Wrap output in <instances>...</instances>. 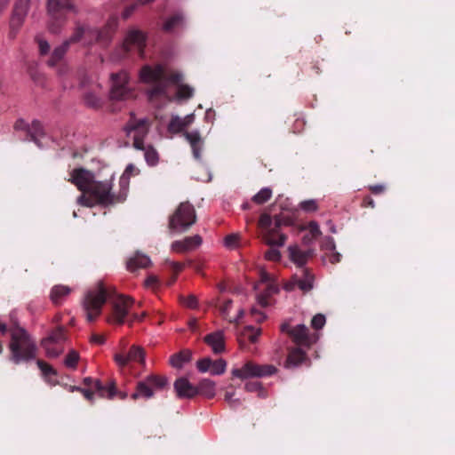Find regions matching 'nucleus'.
<instances>
[{
    "instance_id": "obj_33",
    "label": "nucleus",
    "mask_w": 455,
    "mask_h": 455,
    "mask_svg": "<svg viewBox=\"0 0 455 455\" xmlns=\"http://www.w3.org/2000/svg\"><path fill=\"white\" fill-rule=\"evenodd\" d=\"M69 44L70 41H65L61 45L56 47L48 61V64L50 66H54L59 60H60L67 52Z\"/></svg>"
},
{
    "instance_id": "obj_12",
    "label": "nucleus",
    "mask_w": 455,
    "mask_h": 455,
    "mask_svg": "<svg viewBox=\"0 0 455 455\" xmlns=\"http://www.w3.org/2000/svg\"><path fill=\"white\" fill-rule=\"evenodd\" d=\"M259 226L261 229V239L262 241L268 246H283L287 240V236L284 234H277L278 240H274L272 237L273 229V220L271 216L267 213L261 214Z\"/></svg>"
},
{
    "instance_id": "obj_52",
    "label": "nucleus",
    "mask_w": 455,
    "mask_h": 455,
    "mask_svg": "<svg viewBox=\"0 0 455 455\" xmlns=\"http://www.w3.org/2000/svg\"><path fill=\"white\" fill-rule=\"evenodd\" d=\"M308 229L312 239H316L318 236L322 235L320 230V227L315 221H311L308 224Z\"/></svg>"
},
{
    "instance_id": "obj_11",
    "label": "nucleus",
    "mask_w": 455,
    "mask_h": 455,
    "mask_svg": "<svg viewBox=\"0 0 455 455\" xmlns=\"http://www.w3.org/2000/svg\"><path fill=\"white\" fill-rule=\"evenodd\" d=\"M109 29L104 28L100 30L97 28H85L80 24H76L73 35L67 41L71 43H76L83 37L85 38L87 44H92L93 42L108 41L109 39Z\"/></svg>"
},
{
    "instance_id": "obj_50",
    "label": "nucleus",
    "mask_w": 455,
    "mask_h": 455,
    "mask_svg": "<svg viewBox=\"0 0 455 455\" xmlns=\"http://www.w3.org/2000/svg\"><path fill=\"white\" fill-rule=\"evenodd\" d=\"M181 302L188 307L189 308H196L197 306H198V300L196 299V297L193 294H190L189 296L188 297H182L181 299Z\"/></svg>"
},
{
    "instance_id": "obj_21",
    "label": "nucleus",
    "mask_w": 455,
    "mask_h": 455,
    "mask_svg": "<svg viewBox=\"0 0 455 455\" xmlns=\"http://www.w3.org/2000/svg\"><path fill=\"white\" fill-rule=\"evenodd\" d=\"M203 243V239L199 235L187 236L182 240L174 241L171 248L173 251L184 253L198 248Z\"/></svg>"
},
{
    "instance_id": "obj_13",
    "label": "nucleus",
    "mask_w": 455,
    "mask_h": 455,
    "mask_svg": "<svg viewBox=\"0 0 455 455\" xmlns=\"http://www.w3.org/2000/svg\"><path fill=\"white\" fill-rule=\"evenodd\" d=\"M112 87L110 91V99L113 100H124L132 97V92L127 86L128 75L124 71L117 74H112Z\"/></svg>"
},
{
    "instance_id": "obj_34",
    "label": "nucleus",
    "mask_w": 455,
    "mask_h": 455,
    "mask_svg": "<svg viewBox=\"0 0 455 455\" xmlns=\"http://www.w3.org/2000/svg\"><path fill=\"white\" fill-rule=\"evenodd\" d=\"M44 341H50V343L60 345L66 340L65 329L61 326L52 331L48 337L43 339Z\"/></svg>"
},
{
    "instance_id": "obj_37",
    "label": "nucleus",
    "mask_w": 455,
    "mask_h": 455,
    "mask_svg": "<svg viewBox=\"0 0 455 455\" xmlns=\"http://www.w3.org/2000/svg\"><path fill=\"white\" fill-rule=\"evenodd\" d=\"M144 156L149 165H156L158 163L159 156L157 151L151 146L143 145Z\"/></svg>"
},
{
    "instance_id": "obj_55",
    "label": "nucleus",
    "mask_w": 455,
    "mask_h": 455,
    "mask_svg": "<svg viewBox=\"0 0 455 455\" xmlns=\"http://www.w3.org/2000/svg\"><path fill=\"white\" fill-rule=\"evenodd\" d=\"M273 222V228H275V230H279V228L283 225H288V222L279 215L275 216Z\"/></svg>"
},
{
    "instance_id": "obj_38",
    "label": "nucleus",
    "mask_w": 455,
    "mask_h": 455,
    "mask_svg": "<svg viewBox=\"0 0 455 455\" xmlns=\"http://www.w3.org/2000/svg\"><path fill=\"white\" fill-rule=\"evenodd\" d=\"M272 196V190L269 188H263L253 197L252 201L257 204H262Z\"/></svg>"
},
{
    "instance_id": "obj_30",
    "label": "nucleus",
    "mask_w": 455,
    "mask_h": 455,
    "mask_svg": "<svg viewBox=\"0 0 455 455\" xmlns=\"http://www.w3.org/2000/svg\"><path fill=\"white\" fill-rule=\"evenodd\" d=\"M71 292V288L66 285H55L50 294L51 300L54 304H60Z\"/></svg>"
},
{
    "instance_id": "obj_7",
    "label": "nucleus",
    "mask_w": 455,
    "mask_h": 455,
    "mask_svg": "<svg viewBox=\"0 0 455 455\" xmlns=\"http://www.w3.org/2000/svg\"><path fill=\"white\" fill-rule=\"evenodd\" d=\"M149 128L150 123L147 117L138 118L133 113H131L124 131L127 137L132 139L135 148L143 149L144 139L148 134Z\"/></svg>"
},
{
    "instance_id": "obj_43",
    "label": "nucleus",
    "mask_w": 455,
    "mask_h": 455,
    "mask_svg": "<svg viewBox=\"0 0 455 455\" xmlns=\"http://www.w3.org/2000/svg\"><path fill=\"white\" fill-rule=\"evenodd\" d=\"M78 360H79L78 353L72 350L66 356L64 363L68 368H76Z\"/></svg>"
},
{
    "instance_id": "obj_32",
    "label": "nucleus",
    "mask_w": 455,
    "mask_h": 455,
    "mask_svg": "<svg viewBox=\"0 0 455 455\" xmlns=\"http://www.w3.org/2000/svg\"><path fill=\"white\" fill-rule=\"evenodd\" d=\"M147 379H148V381L149 382V384L151 385L153 391L163 390L169 384L168 378L165 376L150 374V375L147 376Z\"/></svg>"
},
{
    "instance_id": "obj_58",
    "label": "nucleus",
    "mask_w": 455,
    "mask_h": 455,
    "mask_svg": "<svg viewBox=\"0 0 455 455\" xmlns=\"http://www.w3.org/2000/svg\"><path fill=\"white\" fill-rule=\"evenodd\" d=\"M267 288L266 291L263 292V294H266L267 296H271L274 293H276L278 291V288L275 284H274L272 282L269 283H266Z\"/></svg>"
},
{
    "instance_id": "obj_14",
    "label": "nucleus",
    "mask_w": 455,
    "mask_h": 455,
    "mask_svg": "<svg viewBox=\"0 0 455 455\" xmlns=\"http://www.w3.org/2000/svg\"><path fill=\"white\" fill-rule=\"evenodd\" d=\"M81 86L85 90L84 92V104L92 108H100L102 103L100 84L92 82L89 77H84L81 81Z\"/></svg>"
},
{
    "instance_id": "obj_22",
    "label": "nucleus",
    "mask_w": 455,
    "mask_h": 455,
    "mask_svg": "<svg viewBox=\"0 0 455 455\" xmlns=\"http://www.w3.org/2000/svg\"><path fill=\"white\" fill-rule=\"evenodd\" d=\"M307 361L308 358L305 351L300 347H292L289 349L283 367L286 369L297 368Z\"/></svg>"
},
{
    "instance_id": "obj_35",
    "label": "nucleus",
    "mask_w": 455,
    "mask_h": 455,
    "mask_svg": "<svg viewBox=\"0 0 455 455\" xmlns=\"http://www.w3.org/2000/svg\"><path fill=\"white\" fill-rule=\"evenodd\" d=\"M183 16L180 13H178L164 22L163 29L166 32H172L175 28L181 27L183 25Z\"/></svg>"
},
{
    "instance_id": "obj_28",
    "label": "nucleus",
    "mask_w": 455,
    "mask_h": 455,
    "mask_svg": "<svg viewBox=\"0 0 455 455\" xmlns=\"http://www.w3.org/2000/svg\"><path fill=\"white\" fill-rule=\"evenodd\" d=\"M154 396V391L148 381L147 377L137 383L136 391L132 395L133 400L139 398L150 399Z\"/></svg>"
},
{
    "instance_id": "obj_47",
    "label": "nucleus",
    "mask_w": 455,
    "mask_h": 455,
    "mask_svg": "<svg viewBox=\"0 0 455 455\" xmlns=\"http://www.w3.org/2000/svg\"><path fill=\"white\" fill-rule=\"evenodd\" d=\"M239 241V235L237 234H231L225 237L224 244L229 249H234L237 246Z\"/></svg>"
},
{
    "instance_id": "obj_4",
    "label": "nucleus",
    "mask_w": 455,
    "mask_h": 455,
    "mask_svg": "<svg viewBox=\"0 0 455 455\" xmlns=\"http://www.w3.org/2000/svg\"><path fill=\"white\" fill-rule=\"evenodd\" d=\"M107 297L108 290L101 281L97 282L84 292L82 307L88 322H93L100 315Z\"/></svg>"
},
{
    "instance_id": "obj_48",
    "label": "nucleus",
    "mask_w": 455,
    "mask_h": 455,
    "mask_svg": "<svg viewBox=\"0 0 455 455\" xmlns=\"http://www.w3.org/2000/svg\"><path fill=\"white\" fill-rule=\"evenodd\" d=\"M36 364L39 367V369L42 371L44 375H45V376L56 375L55 370L51 365H49L48 363H44V362H43L41 360H38L36 362Z\"/></svg>"
},
{
    "instance_id": "obj_41",
    "label": "nucleus",
    "mask_w": 455,
    "mask_h": 455,
    "mask_svg": "<svg viewBox=\"0 0 455 455\" xmlns=\"http://www.w3.org/2000/svg\"><path fill=\"white\" fill-rule=\"evenodd\" d=\"M28 132L30 134L31 140H34L35 142H37L36 138L44 134L43 126L40 124V122L33 121L31 124V128L28 131Z\"/></svg>"
},
{
    "instance_id": "obj_25",
    "label": "nucleus",
    "mask_w": 455,
    "mask_h": 455,
    "mask_svg": "<svg viewBox=\"0 0 455 455\" xmlns=\"http://www.w3.org/2000/svg\"><path fill=\"white\" fill-rule=\"evenodd\" d=\"M290 259L295 263L299 268H305L304 266L311 256V251H303L298 245H291L288 248Z\"/></svg>"
},
{
    "instance_id": "obj_5",
    "label": "nucleus",
    "mask_w": 455,
    "mask_h": 455,
    "mask_svg": "<svg viewBox=\"0 0 455 455\" xmlns=\"http://www.w3.org/2000/svg\"><path fill=\"white\" fill-rule=\"evenodd\" d=\"M196 220L194 206L188 203H181L169 219V229L182 233L188 230Z\"/></svg>"
},
{
    "instance_id": "obj_45",
    "label": "nucleus",
    "mask_w": 455,
    "mask_h": 455,
    "mask_svg": "<svg viewBox=\"0 0 455 455\" xmlns=\"http://www.w3.org/2000/svg\"><path fill=\"white\" fill-rule=\"evenodd\" d=\"M300 209H302L305 212H315L318 208L317 203L314 199L306 200L299 204Z\"/></svg>"
},
{
    "instance_id": "obj_42",
    "label": "nucleus",
    "mask_w": 455,
    "mask_h": 455,
    "mask_svg": "<svg viewBox=\"0 0 455 455\" xmlns=\"http://www.w3.org/2000/svg\"><path fill=\"white\" fill-rule=\"evenodd\" d=\"M279 246H270V249L265 252V259L270 261H278L281 259V252L277 249Z\"/></svg>"
},
{
    "instance_id": "obj_64",
    "label": "nucleus",
    "mask_w": 455,
    "mask_h": 455,
    "mask_svg": "<svg viewBox=\"0 0 455 455\" xmlns=\"http://www.w3.org/2000/svg\"><path fill=\"white\" fill-rule=\"evenodd\" d=\"M341 255L335 251H331V253L330 255V261L332 264H336L340 261Z\"/></svg>"
},
{
    "instance_id": "obj_63",
    "label": "nucleus",
    "mask_w": 455,
    "mask_h": 455,
    "mask_svg": "<svg viewBox=\"0 0 455 455\" xmlns=\"http://www.w3.org/2000/svg\"><path fill=\"white\" fill-rule=\"evenodd\" d=\"M324 246L326 249H329L331 251H335L336 246H335L334 239L330 236L326 237Z\"/></svg>"
},
{
    "instance_id": "obj_61",
    "label": "nucleus",
    "mask_w": 455,
    "mask_h": 455,
    "mask_svg": "<svg viewBox=\"0 0 455 455\" xmlns=\"http://www.w3.org/2000/svg\"><path fill=\"white\" fill-rule=\"evenodd\" d=\"M158 283V278L156 275H150L145 281V285L147 287H153Z\"/></svg>"
},
{
    "instance_id": "obj_40",
    "label": "nucleus",
    "mask_w": 455,
    "mask_h": 455,
    "mask_svg": "<svg viewBox=\"0 0 455 455\" xmlns=\"http://www.w3.org/2000/svg\"><path fill=\"white\" fill-rule=\"evenodd\" d=\"M244 389L247 392H256V391H259V396L261 397V398H265L267 396V394L263 390L260 382H258V381L247 382L244 385Z\"/></svg>"
},
{
    "instance_id": "obj_53",
    "label": "nucleus",
    "mask_w": 455,
    "mask_h": 455,
    "mask_svg": "<svg viewBox=\"0 0 455 455\" xmlns=\"http://www.w3.org/2000/svg\"><path fill=\"white\" fill-rule=\"evenodd\" d=\"M234 392H227L225 394V401L229 403V405L233 408H236L241 404V401L239 398H234Z\"/></svg>"
},
{
    "instance_id": "obj_51",
    "label": "nucleus",
    "mask_w": 455,
    "mask_h": 455,
    "mask_svg": "<svg viewBox=\"0 0 455 455\" xmlns=\"http://www.w3.org/2000/svg\"><path fill=\"white\" fill-rule=\"evenodd\" d=\"M106 388L104 389V394L106 395L105 397H108L109 399H112L116 394V383L114 380H109L106 385Z\"/></svg>"
},
{
    "instance_id": "obj_1",
    "label": "nucleus",
    "mask_w": 455,
    "mask_h": 455,
    "mask_svg": "<svg viewBox=\"0 0 455 455\" xmlns=\"http://www.w3.org/2000/svg\"><path fill=\"white\" fill-rule=\"evenodd\" d=\"M140 79L146 84H153V87L148 92L150 99L159 95H165L172 84H176L177 98L188 100L193 96L194 89L187 84H182V75L180 73H169L164 66L156 65L152 68L144 66L140 72Z\"/></svg>"
},
{
    "instance_id": "obj_44",
    "label": "nucleus",
    "mask_w": 455,
    "mask_h": 455,
    "mask_svg": "<svg viewBox=\"0 0 455 455\" xmlns=\"http://www.w3.org/2000/svg\"><path fill=\"white\" fill-rule=\"evenodd\" d=\"M212 364V360L209 357L203 358L196 363V367L200 372H206L208 371H211V366Z\"/></svg>"
},
{
    "instance_id": "obj_16",
    "label": "nucleus",
    "mask_w": 455,
    "mask_h": 455,
    "mask_svg": "<svg viewBox=\"0 0 455 455\" xmlns=\"http://www.w3.org/2000/svg\"><path fill=\"white\" fill-rule=\"evenodd\" d=\"M68 180L74 184L78 190L82 191V194L86 195L89 188H91L95 180V176L93 172L84 168H76L70 172V178Z\"/></svg>"
},
{
    "instance_id": "obj_17",
    "label": "nucleus",
    "mask_w": 455,
    "mask_h": 455,
    "mask_svg": "<svg viewBox=\"0 0 455 455\" xmlns=\"http://www.w3.org/2000/svg\"><path fill=\"white\" fill-rule=\"evenodd\" d=\"M145 351L142 347L133 345L126 354H116L114 359L121 366H126L130 363H138L145 365Z\"/></svg>"
},
{
    "instance_id": "obj_8",
    "label": "nucleus",
    "mask_w": 455,
    "mask_h": 455,
    "mask_svg": "<svg viewBox=\"0 0 455 455\" xmlns=\"http://www.w3.org/2000/svg\"><path fill=\"white\" fill-rule=\"evenodd\" d=\"M133 298L125 295H118L111 302V314L108 317V322L116 324H124L127 323V317L134 305Z\"/></svg>"
},
{
    "instance_id": "obj_29",
    "label": "nucleus",
    "mask_w": 455,
    "mask_h": 455,
    "mask_svg": "<svg viewBox=\"0 0 455 455\" xmlns=\"http://www.w3.org/2000/svg\"><path fill=\"white\" fill-rule=\"evenodd\" d=\"M216 384L213 380L209 379H202L196 388H198V394L204 395L206 398H213L216 395Z\"/></svg>"
},
{
    "instance_id": "obj_27",
    "label": "nucleus",
    "mask_w": 455,
    "mask_h": 455,
    "mask_svg": "<svg viewBox=\"0 0 455 455\" xmlns=\"http://www.w3.org/2000/svg\"><path fill=\"white\" fill-rule=\"evenodd\" d=\"M194 121V115H188L185 117L173 116L168 125L171 132H180L190 125Z\"/></svg>"
},
{
    "instance_id": "obj_57",
    "label": "nucleus",
    "mask_w": 455,
    "mask_h": 455,
    "mask_svg": "<svg viewBox=\"0 0 455 455\" xmlns=\"http://www.w3.org/2000/svg\"><path fill=\"white\" fill-rule=\"evenodd\" d=\"M251 314L255 317V320L259 323H260L266 319L265 314L254 307L251 308Z\"/></svg>"
},
{
    "instance_id": "obj_19",
    "label": "nucleus",
    "mask_w": 455,
    "mask_h": 455,
    "mask_svg": "<svg viewBox=\"0 0 455 455\" xmlns=\"http://www.w3.org/2000/svg\"><path fill=\"white\" fill-rule=\"evenodd\" d=\"M145 39L146 36L142 31L138 29H132L126 35L123 48L125 52H129L132 49H138L140 54L142 56Z\"/></svg>"
},
{
    "instance_id": "obj_15",
    "label": "nucleus",
    "mask_w": 455,
    "mask_h": 455,
    "mask_svg": "<svg viewBox=\"0 0 455 455\" xmlns=\"http://www.w3.org/2000/svg\"><path fill=\"white\" fill-rule=\"evenodd\" d=\"M314 275L307 268H300L295 273L291 280L284 286L285 290L292 291L298 287L300 291L307 292L312 290Z\"/></svg>"
},
{
    "instance_id": "obj_2",
    "label": "nucleus",
    "mask_w": 455,
    "mask_h": 455,
    "mask_svg": "<svg viewBox=\"0 0 455 455\" xmlns=\"http://www.w3.org/2000/svg\"><path fill=\"white\" fill-rule=\"evenodd\" d=\"M114 176L105 180H94L88 192L77 197V204L82 206L92 208L95 205L108 206L119 201V197L113 192Z\"/></svg>"
},
{
    "instance_id": "obj_6",
    "label": "nucleus",
    "mask_w": 455,
    "mask_h": 455,
    "mask_svg": "<svg viewBox=\"0 0 455 455\" xmlns=\"http://www.w3.org/2000/svg\"><path fill=\"white\" fill-rule=\"evenodd\" d=\"M62 10H69L76 14L78 13V9L73 2L65 0H48L47 11L50 15L49 30L52 33H60L65 24L66 17L61 14Z\"/></svg>"
},
{
    "instance_id": "obj_10",
    "label": "nucleus",
    "mask_w": 455,
    "mask_h": 455,
    "mask_svg": "<svg viewBox=\"0 0 455 455\" xmlns=\"http://www.w3.org/2000/svg\"><path fill=\"white\" fill-rule=\"evenodd\" d=\"M281 331L287 333L299 347H310L318 339L317 334L310 333L305 324L291 326L289 323L285 322L281 325Z\"/></svg>"
},
{
    "instance_id": "obj_54",
    "label": "nucleus",
    "mask_w": 455,
    "mask_h": 455,
    "mask_svg": "<svg viewBox=\"0 0 455 455\" xmlns=\"http://www.w3.org/2000/svg\"><path fill=\"white\" fill-rule=\"evenodd\" d=\"M37 42H38V46H39V51H40V53L41 54H47L50 51V44L49 43L44 40V39H42V38H38L37 39Z\"/></svg>"
},
{
    "instance_id": "obj_20",
    "label": "nucleus",
    "mask_w": 455,
    "mask_h": 455,
    "mask_svg": "<svg viewBox=\"0 0 455 455\" xmlns=\"http://www.w3.org/2000/svg\"><path fill=\"white\" fill-rule=\"evenodd\" d=\"M174 390L180 399H191L198 395V388L189 382L186 378H179L175 380Z\"/></svg>"
},
{
    "instance_id": "obj_36",
    "label": "nucleus",
    "mask_w": 455,
    "mask_h": 455,
    "mask_svg": "<svg viewBox=\"0 0 455 455\" xmlns=\"http://www.w3.org/2000/svg\"><path fill=\"white\" fill-rule=\"evenodd\" d=\"M42 347L44 348L46 355L51 358H56L63 352L59 345L50 343V341L42 340Z\"/></svg>"
},
{
    "instance_id": "obj_59",
    "label": "nucleus",
    "mask_w": 455,
    "mask_h": 455,
    "mask_svg": "<svg viewBox=\"0 0 455 455\" xmlns=\"http://www.w3.org/2000/svg\"><path fill=\"white\" fill-rule=\"evenodd\" d=\"M93 387L100 393V395L101 397H105L106 395L104 394V389L106 388V387L101 383L100 379H95L93 381Z\"/></svg>"
},
{
    "instance_id": "obj_9",
    "label": "nucleus",
    "mask_w": 455,
    "mask_h": 455,
    "mask_svg": "<svg viewBox=\"0 0 455 455\" xmlns=\"http://www.w3.org/2000/svg\"><path fill=\"white\" fill-rule=\"evenodd\" d=\"M277 368L272 364H258L251 361L245 363L241 368L231 371L233 377L245 379L249 378H263L274 375Z\"/></svg>"
},
{
    "instance_id": "obj_39",
    "label": "nucleus",
    "mask_w": 455,
    "mask_h": 455,
    "mask_svg": "<svg viewBox=\"0 0 455 455\" xmlns=\"http://www.w3.org/2000/svg\"><path fill=\"white\" fill-rule=\"evenodd\" d=\"M227 369V362L224 359H218L212 361V364L211 366V374L214 376L222 375Z\"/></svg>"
},
{
    "instance_id": "obj_56",
    "label": "nucleus",
    "mask_w": 455,
    "mask_h": 455,
    "mask_svg": "<svg viewBox=\"0 0 455 455\" xmlns=\"http://www.w3.org/2000/svg\"><path fill=\"white\" fill-rule=\"evenodd\" d=\"M232 300L231 299H228L224 305L220 307V312L222 314V315L224 317H228V314H229V311L231 309V307H232Z\"/></svg>"
},
{
    "instance_id": "obj_18",
    "label": "nucleus",
    "mask_w": 455,
    "mask_h": 455,
    "mask_svg": "<svg viewBox=\"0 0 455 455\" xmlns=\"http://www.w3.org/2000/svg\"><path fill=\"white\" fill-rule=\"evenodd\" d=\"M30 0H16L10 22L11 29L17 31L23 25L28 13Z\"/></svg>"
},
{
    "instance_id": "obj_24",
    "label": "nucleus",
    "mask_w": 455,
    "mask_h": 455,
    "mask_svg": "<svg viewBox=\"0 0 455 455\" xmlns=\"http://www.w3.org/2000/svg\"><path fill=\"white\" fill-rule=\"evenodd\" d=\"M183 135L189 143L195 158L199 160L201 158V152L204 147V139L202 138L199 131L186 132Z\"/></svg>"
},
{
    "instance_id": "obj_3",
    "label": "nucleus",
    "mask_w": 455,
    "mask_h": 455,
    "mask_svg": "<svg viewBox=\"0 0 455 455\" xmlns=\"http://www.w3.org/2000/svg\"><path fill=\"white\" fill-rule=\"evenodd\" d=\"M10 360L19 364L21 362L33 360L36 356V346L27 331L16 326L11 329Z\"/></svg>"
},
{
    "instance_id": "obj_49",
    "label": "nucleus",
    "mask_w": 455,
    "mask_h": 455,
    "mask_svg": "<svg viewBox=\"0 0 455 455\" xmlns=\"http://www.w3.org/2000/svg\"><path fill=\"white\" fill-rule=\"evenodd\" d=\"M134 172H136L135 166L132 164H128L127 167L125 168L124 172L123 173V175L120 178V183L121 184H128L130 176Z\"/></svg>"
},
{
    "instance_id": "obj_26",
    "label": "nucleus",
    "mask_w": 455,
    "mask_h": 455,
    "mask_svg": "<svg viewBox=\"0 0 455 455\" xmlns=\"http://www.w3.org/2000/svg\"><path fill=\"white\" fill-rule=\"evenodd\" d=\"M151 265V260L148 256L137 252L134 256L131 257L127 261V268L129 271L133 272L140 268H146Z\"/></svg>"
},
{
    "instance_id": "obj_23",
    "label": "nucleus",
    "mask_w": 455,
    "mask_h": 455,
    "mask_svg": "<svg viewBox=\"0 0 455 455\" xmlns=\"http://www.w3.org/2000/svg\"><path fill=\"white\" fill-rule=\"evenodd\" d=\"M204 340L211 347L214 354H221L225 351V336L222 331L206 335Z\"/></svg>"
},
{
    "instance_id": "obj_62",
    "label": "nucleus",
    "mask_w": 455,
    "mask_h": 455,
    "mask_svg": "<svg viewBox=\"0 0 455 455\" xmlns=\"http://www.w3.org/2000/svg\"><path fill=\"white\" fill-rule=\"evenodd\" d=\"M385 186L382 184L373 185L370 187V190L373 194H381L385 191Z\"/></svg>"
},
{
    "instance_id": "obj_46",
    "label": "nucleus",
    "mask_w": 455,
    "mask_h": 455,
    "mask_svg": "<svg viewBox=\"0 0 455 455\" xmlns=\"http://www.w3.org/2000/svg\"><path fill=\"white\" fill-rule=\"evenodd\" d=\"M325 322V316L322 314H317L312 318L311 326L315 330H319L324 326Z\"/></svg>"
},
{
    "instance_id": "obj_31",
    "label": "nucleus",
    "mask_w": 455,
    "mask_h": 455,
    "mask_svg": "<svg viewBox=\"0 0 455 455\" xmlns=\"http://www.w3.org/2000/svg\"><path fill=\"white\" fill-rule=\"evenodd\" d=\"M191 359V352L189 350L181 351L174 354L170 358V364L177 369H180L184 364Z\"/></svg>"
},
{
    "instance_id": "obj_60",
    "label": "nucleus",
    "mask_w": 455,
    "mask_h": 455,
    "mask_svg": "<svg viewBox=\"0 0 455 455\" xmlns=\"http://www.w3.org/2000/svg\"><path fill=\"white\" fill-rule=\"evenodd\" d=\"M146 316V313L145 312H142L140 315L139 314H132L131 315V317L128 318L127 320V323L132 326V323L134 321H141L144 317Z\"/></svg>"
}]
</instances>
